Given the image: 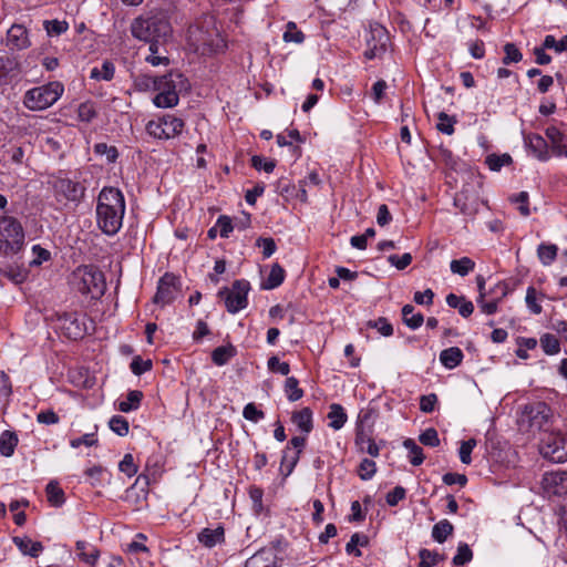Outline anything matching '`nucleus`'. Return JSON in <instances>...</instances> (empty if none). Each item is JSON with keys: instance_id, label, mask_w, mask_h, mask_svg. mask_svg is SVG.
Listing matches in <instances>:
<instances>
[{"instance_id": "obj_1", "label": "nucleus", "mask_w": 567, "mask_h": 567, "mask_svg": "<svg viewBox=\"0 0 567 567\" xmlns=\"http://www.w3.org/2000/svg\"><path fill=\"white\" fill-rule=\"evenodd\" d=\"M132 35L148 43L156 52V43H167L172 37L169 17L165 10L155 9L135 18L130 27Z\"/></svg>"}, {"instance_id": "obj_2", "label": "nucleus", "mask_w": 567, "mask_h": 567, "mask_svg": "<svg viewBox=\"0 0 567 567\" xmlns=\"http://www.w3.org/2000/svg\"><path fill=\"white\" fill-rule=\"evenodd\" d=\"M125 199L115 187H104L99 194L96 204V223L101 231L107 236L116 235L123 224Z\"/></svg>"}, {"instance_id": "obj_3", "label": "nucleus", "mask_w": 567, "mask_h": 567, "mask_svg": "<svg viewBox=\"0 0 567 567\" xmlns=\"http://www.w3.org/2000/svg\"><path fill=\"white\" fill-rule=\"evenodd\" d=\"M187 40L189 47L203 55L217 53L225 48V41L212 17L190 25Z\"/></svg>"}, {"instance_id": "obj_4", "label": "nucleus", "mask_w": 567, "mask_h": 567, "mask_svg": "<svg viewBox=\"0 0 567 567\" xmlns=\"http://www.w3.org/2000/svg\"><path fill=\"white\" fill-rule=\"evenodd\" d=\"M73 288L91 299H100L106 290L104 274L94 265L78 267L71 276Z\"/></svg>"}, {"instance_id": "obj_5", "label": "nucleus", "mask_w": 567, "mask_h": 567, "mask_svg": "<svg viewBox=\"0 0 567 567\" xmlns=\"http://www.w3.org/2000/svg\"><path fill=\"white\" fill-rule=\"evenodd\" d=\"M187 87V80L181 73L171 72L167 75L157 76L155 91L158 93L153 97V103L162 109L176 106L179 92Z\"/></svg>"}, {"instance_id": "obj_6", "label": "nucleus", "mask_w": 567, "mask_h": 567, "mask_svg": "<svg viewBox=\"0 0 567 567\" xmlns=\"http://www.w3.org/2000/svg\"><path fill=\"white\" fill-rule=\"evenodd\" d=\"M553 417V411L546 403L535 402L523 406L517 422L524 432H548Z\"/></svg>"}, {"instance_id": "obj_7", "label": "nucleus", "mask_w": 567, "mask_h": 567, "mask_svg": "<svg viewBox=\"0 0 567 567\" xmlns=\"http://www.w3.org/2000/svg\"><path fill=\"white\" fill-rule=\"evenodd\" d=\"M63 92V84L53 81L28 90L23 95L22 103L30 111H43L52 106L62 96Z\"/></svg>"}, {"instance_id": "obj_8", "label": "nucleus", "mask_w": 567, "mask_h": 567, "mask_svg": "<svg viewBox=\"0 0 567 567\" xmlns=\"http://www.w3.org/2000/svg\"><path fill=\"white\" fill-rule=\"evenodd\" d=\"M24 243L21 223L12 216H0V252H18Z\"/></svg>"}, {"instance_id": "obj_9", "label": "nucleus", "mask_w": 567, "mask_h": 567, "mask_svg": "<svg viewBox=\"0 0 567 567\" xmlns=\"http://www.w3.org/2000/svg\"><path fill=\"white\" fill-rule=\"evenodd\" d=\"M53 196L58 203L66 205L69 203L79 204L85 196V186L65 176L54 177L51 182Z\"/></svg>"}, {"instance_id": "obj_10", "label": "nucleus", "mask_w": 567, "mask_h": 567, "mask_svg": "<svg viewBox=\"0 0 567 567\" xmlns=\"http://www.w3.org/2000/svg\"><path fill=\"white\" fill-rule=\"evenodd\" d=\"M184 121L171 114L152 120L146 124V132L158 140H169L183 132Z\"/></svg>"}, {"instance_id": "obj_11", "label": "nucleus", "mask_w": 567, "mask_h": 567, "mask_svg": "<svg viewBox=\"0 0 567 567\" xmlns=\"http://www.w3.org/2000/svg\"><path fill=\"white\" fill-rule=\"evenodd\" d=\"M250 285L247 280H236L231 288L221 289L218 295L224 299L227 311L236 313L247 307Z\"/></svg>"}, {"instance_id": "obj_12", "label": "nucleus", "mask_w": 567, "mask_h": 567, "mask_svg": "<svg viewBox=\"0 0 567 567\" xmlns=\"http://www.w3.org/2000/svg\"><path fill=\"white\" fill-rule=\"evenodd\" d=\"M540 454L555 463L567 461V437L560 433H547L539 446Z\"/></svg>"}, {"instance_id": "obj_13", "label": "nucleus", "mask_w": 567, "mask_h": 567, "mask_svg": "<svg viewBox=\"0 0 567 567\" xmlns=\"http://www.w3.org/2000/svg\"><path fill=\"white\" fill-rule=\"evenodd\" d=\"M388 41V32L383 27L379 24L371 27L370 38L367 39L368 49L364 52V56L368 60L380 56L385 52Z\"/></svg>"}, {"instance_id": "obj_14", "label": "nucleus", "mask_w": 567, "mask_h": 567, "mask_svg": "<svg viewBox=\"0 0 567 567\" xmlns=\"http://www.w3.org/2000/svg\"><path fill=\"white\" fill-rule=\"evenodd\" d=\"M177 278L173 274L166 272L157 284V291L153 298L154 303L164 307L171 303L177 292Z\"/></svg>"}, {"instance_id": "obj_15", "label": "nucleus", "mask_w": 567, "mask_h": 567, "mask_svg": "<svg viewBox=\"0 0 567 567\" xmlns=\"http://www.w3.org/2000/svg\"><path fill=\"white\" fill-rule=\"evenodd\" d=\"M58 320L60 328L68 338L76 340L85 334L84 323L76 312H63L59 316Z\"/></svg>"}, {"instance_id": "obj_16", "label": "nucleus", "mask_w": 567, "mask_h": 567, "mask_svg": "<svg viewBox=\"0 0 567 567\" xmlns=\"http://www.w3.org/2000/svg\"><path fill=\"white\" fill-rule=\"evenodd\" d=\"M31 45L29 32L22 24H12L7 31L6 47L10 50H25Z\"/></svg>"}, {"instance_id": "obj_17", "label": "nucleus", "mask_w": 567, "mask_h": 567, "mask_svg": "<svg viewBox=\"0 0 567 567\" xmlns=\"http://www.w3.org/2000/svg\"><path fill=\"white\" fill-rule=\"evenodd\" d=\"M525 146L539 161L548 158V145L546 140L539 134H527L524 136Z\"/></svg>"}, {"instance_id": "obj_18", "label": "nucleus", "mask_w": 567, "mask_h": 567, "mask_svg": "<svg viewBox=\"0 0 567 567\" xmlns=\"http://www.w3.org/2000/svg\"><path fill=\"white\" fill-rule=\"evenodd\" d=\"M198 542L206 548H213L225 542V529L221 525L216 528H204L197 535Z\"/></svg>"}, {"instance_id": "obj_19", "label": "nucleus", "mask_w": 567, "mask_h": 567, "mask_svg": "<svg viewBox=\"0 0 567 567\" xmlns=\"http://www.w3.org/2000/svg\"><path fill=\"white\" fill-rule=\"evenodd\" d=\"M454 205L464 215L473 216L478 212L480 202L477 196H470L467 189H463L461 193L456 194Z\"/></svg>"}, {"instance_id": "obj_20", "label": "nucleus", "mask_w": 567, "mask_h": 567, "mask_svg": "<svg viewBox=\"0 0 567 567\" xmlns=\"http://www.w3.org/2000/svg\"><path fill=\"white\" fill-rule=\"evenodd\" d=\"M245 567H277V556L272 549H260L246 560Z\"/></svg>"}, {"instance_id": "obj_21", "label": "nucleus", "mask_w": 567, "mask_h": 567, "mask_svg": "<svg viewBox=\"0 0 567 567\" xmlns=\"http://www.w3.org/2000/svg\"><path fill=\"white\" fill-rule=\"evenodd\" d=\"M446 303L449 307L457 309L458 313L464 318L470 317L474 311V305L472 301L467 300L463 296H457L455 293H449L446 296Z\"/></svg>"}, {"instance_id": "obj_22", "label": "nucleus", "mask_w": 567, "mask_h": 567, "mask_svg": "<svg viewBox=\"0 0 567 567\" xmlns=\"http://www.w3.org/2000/svg\"><path fill=\"white\" fill-rule=\"evenodd\" d=\"M291 421L300 431L309 434L313 427L311 409L306 406L299 411L293 412L291 415Z\"/></svg>"}, {"instance_id": "obj_23", "label": "nucleus", "mask_w": 567, "mask_h": 567, "mask_svg": "<svg viewBox=\"0 0 567 567\" xmlns=\"http://www.w3.org/2000/svg\"><path fill=\"white\" fill-rule=\"evenodd\" d=\"M13 543L23 555H29L31 557H38L40 553L43 550L42 543L33 542L31 538L27 536L13 537Z\"/></svg>"}, {"instance_id": "obj_24", "label": "nucleus", "mask_w": 567, "mask_h": 567, "mask_svg": "<svg viewBox=\"0 0 567 567\" xmlns=\"http://www.w3.org/2000/svg\"><path fill=\"white\" fill-rule=\"evenodd\" d=\"M289 444L296 450V452L292 455H289V447H287L286 451H284L281 463L284 464L286 462H289V464H290L289 473H290L299 461L300 453L306 445V437L293 436L290 440Z\"/></svg>"}, {"instance_id": "obj_25", "label": "nucleus", "mask_w": 567, "mask_h": 567, "mask_svg": "<svg viewBox=\"0 0 567 567\" xmlns=\"http://www.w3.org/2000/svg\"><path fill=\"white\" fill-rule=\"evenodd\" d=\"M327 416L329 420V427L333 429L334 431L342 429L348 420V415L344 409L342 408V405L338 403H332L329 406V412Z\"/></svg>"}, {"instance_id": "obj_26", "label": "nucleus", "mask_w": 567, "mask_h": 567, "mask_svg": "<svg viewBox=\"0 0 567 567\" xmlns=\"http://www.w3.org/2000/svg\"><path fill=\"white\" fill-rule=\"evenodd\" d=\"M463 352L457 347H451L440 353V361L446 369H454L461 364Z\"/></svg>"}, {"instance_id": "obj_27", "label": "nucleus", "mask_w": 567, "mask_h": 567, "mask_svg": "<svg viewBox=\"0 0 567 567\" xmlns=\"http://www.w3.org/2000/svg\"><path fill=\"white\" fill-rule=\"evenodd\" d=\"M76 550L80 559L84 563L90 566H94L96 564L100 551L94 546L89 545L86 542L79 540L76 542Z\"/></svg>"}, {"instance_id": "obj_28", "label": "nucleus", "mask_w": 567, "mask_h": 567, "mask_svg": "<svg viewBox=\"0 0 567 567\" xmlns=\"http://www.w3.org/2000/svg\"><path fill=\"white\" fill-rule=\"evenodd\" d=\"M402 320L410 329L416 330L423 324L424 317L422 313L415 312L412 305H405L402 308Z\"/></svg>"}, {"instance_id": "obj_29", "label": "nucleus", "mask_w": 567, "mask_h": 567, "mask_svg": "<svg viewBox=\"0 0 567 567\" xmlns=\"http://www.w3.org/2000/svg\"><path fill=\"white\" fill-rule=\"evenodd\" d=\"M143 399V393L140 390H132L127 393L125 400H122L117 404L118 411L123 413H128L131 411H135L140 408Z\"/></svg>"}, {"instance_id": "obj_30", "label": "nucleus", "mask_w": 567, "mask_h": 567, "mask_svg": "<svg viewBox=\"0 0 567 567\" xmlns=\"http://www.w3.org/2000/svg\"><path fill=\"white\" fill-rule=\"evenodd\" d=\"M18 445V436L14 432L4 431L0 435V454L10 457Z\"/></svg>"}, {"instance_id": "obj_31", "label": "nucleus", "mask_w": 567, "mask_h": 567, "mask_svg": "<svg viewBox=\"0 0 567 567\" xmlns=\"http://www.w3.org/2000/svg\"><path fill=\"white\" fill-rule=\"evenodd\" d=\"M285 280V270L279 264H274L268 278L262 282L261 288L271 290L279 287Z\"/></svg>"}, {"instance_id": "obj_32", "label": "nucleus", "mask_w": 567, "mask_h": 567, "mask_svg": "<svg viewBox=\"0 0 567 567\" xmlns=\"http://www.w3.org/2000/svg\"><path fill=\"white\" fill-rule=\"evenodd\" d=\"M157 44V48L156 49V53L154 51V48L152 45H150L148 50H150V54L145 58V60L152 64L153 66H158V65H167L169 63V59L167 56V51H166V43H156Z\"/></svg>"}, {"instance_id": "obj_33", "label": "nucleus", "mask_w": 567, "mask_h": 567, "mask_svg": "<svg viewBox=\"0 0 567 567\" xmlns=\"http://www.w3.org/2000/svg\"><path fill=\"white\" fill-rule=\"evenodd\" d=\"M377 415L378 411L372 406L361 409L358 413L355 427L372 430Z\"/></svg>"}, {"instance_id": "obj_34", "label": "nucleus", "mask_w": 567, "mask_h": 567, "mask_svg": "<svg viewBox=\"0 0 567 567\" xmlns=\"http://www.w3.org/2000/svg\"><path fill=\"white\" fill-rule=\"evenodd\" d=\"M115 66L111 61H104L101 68H93L90 72V78L97 81H111L114 78Z\"/></svg>"}, {"instance_id": "obj_35", "label": "nucleus", "mask_w": 567, "mask_h": 567, "mask_svg": "<svg viewBox=\"0 0 567 567\" xmlns=\"http://www.w3.org/2000/svg\"><path fill=\"white\" fill-rule=\"evenodd\" d=\"M235 354L236 349L233 346H221L213 350L212 360L216 365L221 367L225 365Z\"/></svg>"}, {"instance_id": "obj_36", "label": "nucleus", "mask_w": 567, "mask_h": 567, "mask_svg": "<svg viewBox=\"0 0 567 567\" xmlns=\"http://www.w3.org/2000/svg\"><path fill=\"white\" fill-rule=\"evenodd\" d=\"M403 446L408 450L409 452V460H410V463L414 466H419L423 463L424 461V454H423V450L421 446H419L414 440L412 439H406L403 441Z\"/></svg>"}, {"instance_id": "obj_37", "label": "nucleus", "mask_w": 567, "mask_h": 567, "mask_svg": "<svg viewBox=\"0 0 567 567\" xmlns=\"http://www.w3.org/2000/svg\"><path fill=\"white\" fill-rule=\"evenodd\" d=\"M453 530V525L447 519H442L433 526L432 537L435 542L442 544L452 535Z\"/></svg>"}, {"instance_id": "obj_38", "label": "nucleus", "mask_w": 567, "mask_h": 567, "mask_svg": "<svg viewBox=\"0 0 567 567\" xmlns=\"http://www.w3.org/2000/svg\"><path fill=\"white\" fill-rule=\"evenodd\" d=\"M17 63L9 56H0V87L11 81V73L16 70Z\"/></svg>"}, {"instance_id": "obj_39", "label": "nucleus", "mask_w": 567, "mask_h": 567, "mask_svg": "<svg viewBox=\"0 0 567 567\" xmlns=\"http://www.w3.org/2000/svg\"><path fill=\"white\" fill-rule=\"evenodd\" d=\"M558 247L554 244H540L537 255L544 266H549L557 257Z\"/></svg>"}, {"instance_id": "obj_40", "label": "nucleus", "mask_w": 567, "mask_h": 567, "mask_svg": "<svg viewBox=\"0 0 567 567\" xmlns=\"http://www.w3.org/2000/svg\"><path fill=\"white\" fill-rule=\"evenodd\" d=\"M368 544H369V538L367 535L361 534V533H354L351 536L350 540L346 545V551L349 555H354L357 557H360L362 554L357 547L358 546L365 547V546H368Z\"/></svg>"}, {"instance_id": "obj_41", "label": "nucleus", "mask_w": 567, "mask_h": 567, "mask_svg": "<svg viewBox=\"0 0 567 567\" xmlns=\"http://www.w3.org/2000/svg\"><path fill=\"white\" fill-rule=\"evenodd\" d=\"M475 267V262L468 257L454 259L450 264L451 271L462 277L468 275Z\"/></svg>"}, {"instance_id": "obj_42", "label": "nucleus", "mask_w": 567, "mask_h": 567, "mask_svg": "<svg viewBox=\"0 0 567 567\" xmlns=\"http://www.w3.org/2000/svg\"><path fill=\"white\" fill-rule=\"evenodd\" d=\"M45 492L48 501L52 506L59 507L64 503V493L58 483L50 482L47 485Z\"/></svg>"}, {"instance_id": "obj_43", "label": "nucleus", "mask_w": 567, "mask_h": 567, "mask_svg": "<svg viewBox=\"0 0 567 567\" xmlns=\"http://www.w3.org/2000/svg\"><path fill=\"white\" fill-rule=\"evenodd\" d=\"M543 351L548 355L557 354L560 350V344L556 336L545 333L539 339Z\"/></svg>"}, {"instance_id": "obj_44", "label": "nucleus", "mask_w": 567, "mask_h": 567, "mask_svg": "<svg viewBox=\"0 0 567 567\" xmlns=\"http://www.w3.org/2000/svg\"><path fill=\"white\" fill-rule=\"evenodd\" d=\"M43 28L49 37H59L68 31L69 23L64 20H45Z\"/></svg>"}, {"instance_id": "obj_45", "label": "nucleus", "mask_w": 567, "mask_h": 567, "mask_svg": "<svg viewBox=\"0 0 567 567\" xmlns=\"http://www.w3.org/2000/svg\"><path fill=\"white\" fill-rule=\"evenodd\" d=\"M285 392L289 401L295 402L302 398L303 391L295 377H288L285 382Z\"/></svg>"}, {"instance_id": "obj_46", "label": "nucleus", "mask_w": 567, "mask_h": 567, "mask_svg": "<svg viewBox=\"0 0 567 567\" xmlns=\"http://www.w3.org/2000/svg\"><path fill=\"white\" fill-rule=\"evenodd\" d=\"M485 163L491 171L498 172L503 166L512 163V157L507 153L502 155L491 154L486 157Z\"/></svg>"}, {"instance_id": "obj_47", "label": "nucleus", "mask_w": 567, "mask_h": 567, "mask_svg": "<svg viewBox=\"0 0 567 567\" xmlns=\"http://www.w3.org/2000/svg\"><path fill=\"white\" fill-rule=\"evenodd\" d=\"M437 124L436 128L446 135H452L454 133V125L456 123V118L454 116L447 115L445 112H440L437 114Z\"/></svg>"}, {"instance_id": "obj_48", "label": "nucleus", "mask_w": 567, "mask_h": 567, "mask_svg": "<svg viewBox=\"0 0 567 567\" xmlns=\"http://www.w3.org/2000/svg\"><path fill=\"white\" fill-rule=\"evenodd\" d=\"M367 327L375 329L383 337H391L393 334V326L384 317H380L377 320H369Z\"/></svg>"}, {"instance_id": "obj_49", "label": "nucleus", "mask_w": 567, "mask_h": 567, "mask_svg": "<svg viewBox=\"0 0 567 567\" xmlns=\"http://www.w3.org/2000/svg\"><path fill=\"white\" fill-rule=\"evenodd\" d=\"M94 152L97 155H105L107 163H115L118 152L115 146H109L106 143H97L94 145Z\"/></svg>"}, {"instance_id": "obj_50", "label": "nucleus", "mask_w": 567, "mask_h": 567, "mask_svg": "<svg viewBox=\"0 0 567 567\" xmlns=\"http://www.w3.org/2000/svg\"><path fill=\"white\" fill-rule=\"evenodd\" d=\"M110 429L120 436H125L128 433V422L121 415H114L109 422Z\"/></svg>"}, {"instance_id": "obj_51", "label": "nucleus", "mask_w": 567, "mask_h": 567, "mask_svg": "<svg viewBox=\"0 0 567 567\" xmlns=\"http://www.w3.org/2000/svg\"><path fill=\"white\" fill-rule=\"evenodd\" d=\"M473 558V553L467 544H460L457 547V553L453 557V564L455 566H463L470 563Z\"/></svg>"}, {"instance_id": "obj_52", "label": "nucleus", "mask_w": 567, "mask_h": 567, "mask_svg": "<svg viewBox=\"0 0 567 567\" xmlns=\"http://www.w3.org/2000/svg\"><path fill=\"white\" fill-rule=\"evenodd\" d=\"M477 442L475 439H470L467 441H463L461 443V446H460V450H458V454H460V460L463 464H471L472 462V457H471V454L474 450V447L476 446Z\"/></svg>"}, {"instance_id": "obj_53", "label": "nucleus", "mask_w": 567, "mask_h": 567, "mask_svg": "<svg viewBox=\"0 0 567 567\" xmlns=\"http://www.w3.org/2000/svg\"><path fill=\"white\" fill-rule=\"evenodd\" d=\"M505 56L503 58L504 64L518 63L523 59V54L514 43H506L504 45Z\"/></svg>"}, {"instance_id": "obj_54", "label": "nucleus", "mask_w": 567, "mask_h": 567, "mask_svg": "<svg viewBox=\"0 0 567 567\" xmlns=\"http://www.w3.org/2000/svg\"><path fill=\"white\" fill-rule=\"evenodd\" d=\"M420 556V567H434L437 561L441 559L440 555L435 551H431L429 549H421L419 553Z\"/></svg>"}, {"instance_id": "obj_55", "label": "nucleus", "mask_w": 567, "mask_h": 567, "mask_svg": "<svg viewBox=\"0 0 567 567\" xmlns=\"http://www.w3.org/2000/svg\"><path fill=\"white\" fill-rule=\"evenodd\" d=\"M377 465L375 462L369 458H363L359 465V476L368 481L375 474Z\"/></svg>"}, {"instance_id": "obj_56", "label": "nucleus", "mask_w": 567, "mask_h": 567, "mask_svg": "<svg viewBox=\"0 0 567 567\" xmlns=\"http://www.w3.org/2000/svg\"><path fill=\"white\" fill-rule=\"evenodd\" d=\"M267 367L271 372L279 373L281 375H288L290 372V365L288 362H281L277 357H270L267 362Z\"/></svg>"}, {"instance_id": "obj_57", "label": "nucleus", "mask_w": 567, "mask_h": 567, "mask_svg": "<svg viewBox=\"0 0 567 567\" xmlns=\"http://www.w3.org/2000/svg\"><path fill=\"white\" fill-rule=\"evenodd\" d=\"M419 440L422 444L431 447H435L440 444L439 434L434 427L426 429L420 434Z\"/></svg>"}, {"instance_id": "obj_58", "label": "nucleus", "mask_w": 567, "mask_h": 567, "mask_svg": "<svg viewBox=\"0 0 567 567\" xmlns=\"http://www.w3.org/2000/svg\"><path fill=\"white\" fill-rule=\"evenodd\" d=\"M118 468L122 473H124L128 477L134 476L137 473V466L134 463L133 455L125 454L123 460L118 464Z\"/></svg>"}, {"instance_id": "obj_59", "label": "nucleus", "mask_w": 567, "mask_h": 567, "mask_svg": "<svg viewBox=\"0 0 567 567\" xmlns=\"http://www.w3.org/2000/svg\"><path fill=\"white\" fill-rule=\"evenodd\" d=\"M130 368L135 375H141L152 369V361L142 360L140 355H136L133 358Z\"/></svg>"}, {"instance_id": "obj_60", "label": "nucleus", "mask_w": 567, "mask_h": 567, "mask_svg": "<svg viewBox=\"0 0 567 567\" xmlns=\"http://www.w3.org/2000/svg\"><path fill=\"white\" fill-rule=\"evenodd\" d=\"M525 301L527 308L535 315H539L542 312V306L537 302V291L534 287H528L526 291Z\"/></svg>"}, {"instance_id": "obj_61", "label": "nucleus", "mask_w": 567, "mask_h": 567, "mask_svg": "<svg viewBox=\"0 0 567 567\" xmlns=\"http://www.w3.org/2000/svg\"><path fill=\"white\" fill-rule=\"evenodd\" d=\"M243 416L248 421L257 423L265 417V413L255 403H248L243 410Z\"/></svg>"}, {"instance_id": "obj_62", "label": "nucleus", "mask_w": 567, "mask_h": 567, "mask_svg": "<svg viewBox=\"0 0 567 567\" xmlns=\"http://www.w3.org/2000/svg\"><path fill=\"white\" fill-rule=\"evenodd\" d=\"M262 496H264V492L261 488L256 487V486H251L249 488V497L252 502V508L256 514H260L264 509Z\"/></svg>"}, {"instance_id": "obj_63", "label": "nucleus", "mask_w": 567, "mask_h": 567, "mask_svg": "<svg viewBox=\"0 0 567 567\" xmlns=\"http://www.w3.org/2000/svg\"><path fill=\"white\" fill-rule=\"evenodd\" d=\"M388 261L399 270L405 269L412 262V255L405 252L402 256L390 255Z\"/></svg>"}, {"instance_id": "obj_64", "label": "nucleus", "mask_w": 567, "mask_h": 567, "mask_svg": "<svg viewBox=\"0 0 567 567\" xmlns=\"http://www.w3.org/2000/svg\"><path fill=\"white\" fill-rule=\"evenodd\" d=\"M216 226L218 227L219 235L223 238H228L230 233L234 230L233 221L226 215H221L218 217V219L216 221Z\"/></svg>"}]
</instances>
